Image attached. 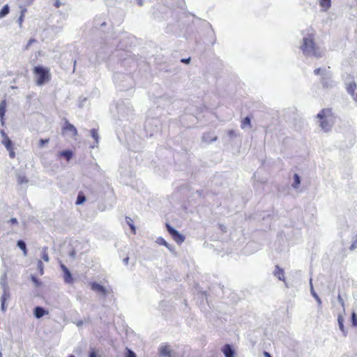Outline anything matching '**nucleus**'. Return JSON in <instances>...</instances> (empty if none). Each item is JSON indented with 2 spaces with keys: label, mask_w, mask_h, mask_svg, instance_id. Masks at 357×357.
Listing matches in <instances>:
<instances>
[{
  "label": "nucleus",
  "mask_w": 357,
  "mask_h": 357,
  "mask_svg": "<svg viewBox=\"0 0 357 357\" xmlns=\"http://www.w3.org/2000/svg\"><path fill=\"white\" fill-rule=\"evenodd\" d=\"M303 39L301 50L306 56L316 59L322 58L325 54V49L314 43V31L307 29L302 32Z\"/></svg>",
  "instance_id": "f257e3e1"
},
{
  "label": "nucleus",
  "mask_w": 357,
  "mask_h": 357,
  "mask_svg": "<svg viewBox=\"0 0 357 357\" xmlns=\"http://www.w3.org/2000/svg\"><path fill=\"white\" fill-rule=\"evenodd\" d=\"M319 119V126L321 129L327 132L330 131L333 125L332 112L329 109H324L317 115Z\"/></svg>",
  "instance_id": "f03ea898"
},
{
  "label": "nucleus",
  "mask_w": 357,
  "mask_h": 357,
  "mask_svg": "<svg viewBox=\"0 0 357 357\" xmlns=\"http://www.w3.org/2000/svg\"><path fill=\"white\" fill-rule=\"evenodd\" d=\"M33 74L37 76L36 84L38 86L43 85L50 79V70L41 66H36L33 69Z\"/></svg>",
  "instance_id": "7ed1b4c3"
},
{
  "label": "nucleus",
  "mask_w": 357,
  "mask_h": 357,
  "mask_svg": "<svg viewBox=\"0 0 357 357\" xmlns=\"http://www.w3.org/2000/svg\"><path fill=\"white\" fill-rule=\"evenodd\" d=\"M321 84L324 89H329L333 88L336 83L333 79L332 74L330 70H322Z\"/></svg>",
  "instance_id": "20e7f679"
},
{
  "label": "nucleus",
  "mask_w": 357,
  "mask_h": 357,
  "mask_svg": "<svg viewBox=\"0 0 357 357\" xmlns=\"http://www.w3.org/2000/svg\"><path fill=\"white\" fill-rule=\"evenodd\" d=\"M90 286H91V289L97 292L98 294H100L102 296H106L107 294H108L109 293V291L105 288L102 285L97 283V282H91L90 284Z\"/></svg>",
  "instance_id": "39448f33"
},
{
  "label": "nucleus",
  "mask_w": 357,
  "mask_h": 357,
  "mask_svg": "<svg viewBox=\"0 0 357 357\" xmlns=\"http://www.w3.org/2000/svg\"><path fill=\"white\" fill-rule=\"evenodd\" d=\"M60 266L63 272L64 282L67 284H73L74 282V279L69 269L63 264H61Z\"/></svg>",
  "instance_id": "423d86ee"
},
{
  "label": "nucleus",
  "mask_w": 357,
  "mask_h": 357,
  "mask_svg": "<svg viewBox=\"0 0 357 357\" xmlns=\"http://www.w3.org/2000/svg\"><path fill=\"white\" fill-rule=\"evenodd\" d=\"M345 84L347 92L353 97L355 101H357V94L355 93L356 89V82L352 79L350 82H346Z\"/></svg>",
  "instance_id": "0eeeda50"
},
{
  "label": "nucleus",
  "mask_w": 357,
  "mask_h": 357,
  "mask_svg": "<svg viewBox=\"0 0 357 357\" xmlns=\"http://www.w3.org/2000/svg\"><path fill=\"white\" fill-rule=\"evenodd\" d=\"M63 130L68 133L70 137H75L77 135V130L76 128L71 123H70L68 121H66Z\"/></svg>",
  "instance_id": "6e6552de"
},
{
  "label": "nucleus",
  "mask_w": 357,
  "mask_h": 357,
  "mask_svg": "<svg viewBox=\"0 0 357 357\" xmlns=\"http://www.w3.org/2000/svg\"><path fill=\"white\" fill-rule=\"evenodd\" d=\"M273 275L276 277L278 280L284 282L286 287H288V285L285 280L284 271L279 266H275V270L273 271Z\"/></svg>",
  "instance_id": "1a4fd4ad"
},
{
  "label": "nucleus",
  "mask_w": 357,
  "mask_h": 357,
  "mask_svg": "<svg viewBox=\"0 0 357 357\" xmlns=\"http://www.w3.org/2000/svg\"><path fill=\"white\" fill-rule=\"evenodd\" d=\"M319 4L321 8V11L326 12L331 6V0H319Z\"/></svg>",
  "instance_id": "9d476101"
},
{
  "label": "nucleus",
  "mask_w": 357,
  "mask_h": 357,
  "mask_svg": "<svg viewBox=\"0 0 357 357\" xmlns=\"http://www.w3.org/2000/svg\"><path fill=\"white\" fill-rule=\"evenodd\" d=\"M222 351L225 357H234V352L232 347L230 345H225Z\"/></svg>",
  "instance_id": "9b49d317"
},
{
  "label": "nucleus",
  "mask_w": 357,
  "mask_h": 357,
  "mask_svg": "<svg viewBox=\"0 0 357 357\" xmlns=\"http://www.w3.org/2000/svg\"><path fill=\"white\" fill-rule=\"evenodd\" d=\"M45 314V310L43 307L37 306L34 308V316L37 319L43 317Z\"/></svg>",
  "instance_id": "f8f14e48"
},
{
  "label": "nucleus",
  "mask_w": 357,
  "mask_h": 357,
  "mask_svg": "<svg viewBox=\"0 0 357 357\" xmlns=\"http://www.w3.org/2000/svg\"><path fill=\"white\" fill-rule=\"evenodd\" d=\"M310 293H311V295L317 301V302L318 303V305L321 306V300L317 294L315 292V291L314 290V288H313V286H312V279H310Z\"/></svg>",
  "instance_id": "ddd939ff"
},
{
  "label": "nucleus",
  "mask_w": 357,
  "mask_h": 357,
  "mask_svg": "<svg viewBox=\"0 0 357 357\" xmlns=\"http://www.w3.org/2000/svg\"><path fill=\"white\" fill-rule=\"evenodd\" d=\"M6 102L3 100L0 102V119L2 125L3 124V117L6 113Z\"/></svg>",
  "instance_id": "4468645a"
},
{
  "label": "nucleus",
  "mask_w": 357,
  "mask_h": 357,
  "mask_svg": "<svg viewBox=\"0 0 357 357\" xmlns=\"http://www.w3.org/2000/svg\"><path fill=\"white\" fill-rule=\"evenodd\" d=\"M156 243L159 245H164L167 248H168L170 251H172L173 250V247L172 245H169V243H167V241L162 238V237H158L157 239H156Z\"/></svg>",
  "instance_id": "2eb2a0df"
},
{
  "label": "nucleus",
  "mask_w": 357,
  "mask_h": 357,
  "mask_svg": "<svg viewBox=\"0 0 357 357\" xmlns=\"http://www.w3.org/2000/svg\"><path fill=\"white\" fill-rule=\"evenodd\" d=\"M172 237L178 244L182 243L185 241V236L181 234L178 231Z\"/></svg>",
  "instance_id": "dca6fc26"
},
{
  "label": "nucleus",
  "mask_w": 357,
  "mask_h": 357,
  "mask_svg": "<svg viewBox=\"0 0 357 357\" xmlns=\"http://www.w3.org/2000/svg\"><path fill=\"white\" fill-rule=\"evenodd\" d=\"M1 143L4 145L6 149H10L13 147V142L8 136L2 139Z\"/></svg>",
  "instance_id": "f3484780"
},
{
  "label": "nucleus",
  "mask_w": 357,
  "mask_h": 357,
  "mask_svg": "<svg viewBox=\"0 0 357 357\" xmlns=\"http://www.w3.org/2000/svg\"><path fill=\"white\" fill-rule=\"evenodd\" d=\"M17 245L20 249H21L23 251L24 255L26 256L27 250L25 242L22 240H19L17 243Z\"/></svg>",
  "instance_id": "a211bd4d"
},
{
  "label": "nucleus",
  "mask_w": 357,
  "mask_h": 357,
  "mask_svg": "<svg viewBox=\"0 0 357 357\" xmlns=\"http://www.w3.org/2000/svg\"><path fill=\"white\" fill-rule=\"evenodd\" d=\"M60 155L66 158L69 161L73 157V152L70 150H65L60 152Z\"/></svg>",
  "instance_id": "6ab92c4d"
},
{
  "label": "nucleus",
  "mask_w": 357,
  "mask_h": 357,
  "mask_svg": "<svg viewBox=\"0 0 357 357\" xmlns=\"http://www.w3.org/2000/svg\"><path fill=\"white\" fill-rule=\"evenodd\" d=\"M170 351V347L167 345L162 346L160 349V353L162 356H169Z\"/></svg>",
  "instance_id": "aec40b11"
},
{
  "label": "nucleus",
  "mask_w": 357,
  "mask_h": 357,
  "mask_svg": "<svg viewBox=\"0 0 357 357\" xmlns=\"http://www.w3.org/2000/svg\"><path fill=\"white\" fill-rule=\"evenodd\" d=\"M337 322H338V326H339L340 331L343 333L344 335H345L346 333H345V329H344V324H343L344 318L342 316H341V315L338 316Z\"/></svg>",
  "instance_id": "412c9836"
},
{
  "label": "nucleus",
  "mask_w": 357,
  "mask_h": 357,
  "mask_svg": "<svg viewBox=\"0 0 357 357\" xmlns=\"http://www.w3.org/2000/svg\"><path fill=\"white\" fill-rule=\"evenodd\" d=\"M300 184H301L300 176L297 174H295L294 175V181H293V183L291 185L294 188L297 189Z\"/></svg>",
  "instance_id": "4be33fe9"
},
{
  "label": "nucleus",
  "mask_w": 357,
  "mask_h": 357,
  "mask_svg": "<svg viewBox=\"0 0 357 357\" xmlns=\"http://www.w3.org/2000/svg\"><path fill=\"white\" fill-rule=\"evenodd\" d=\"M41 257H42V259L45 261H46V262L49 261L50 259H49V256H48V253H47V248H46V247L43 248L42 251H41Z\"/></svg>",
  "instance_id": "5701e85b"
},
{
  "label": "nucleus",
  "mask_w": 357,
  "mask_h": 357,
  "mask_svg": "<svg viewBox=\"0 0 357 357\" xmlns=\"http://www.w3.org/2000/svg\"><path fill=\"white\" fill-rule=\"evenodd\" d=\"M251 121L250 117L246 116L241 121V128L245 129L247 126H250Z\"/></svg>",
  "instance_id": "b1692460"
},
{
  "label": "nucleus",
  "mask_w": 357,
  "mask_h": 357,
  "mask_svg": "<svg viewBox=\"0 0 357 357\" xmlns=\"http://www.w3.org/2000/svg\"><path fill=\"white\" fill-rule=\"evenodd\" d=\"M9 13V7L8 5H5L0 11V18L4 17Z\"/></svg>",
  "instance_id": "393cba45"
},
{
  "label": "nucleus",
  "mask_w": 357,
  "mask_h": 357,
  "mask_svg": "<svg viewBox=\"0 0 357 357\" xmlns=\"http://www.w3.org/2000/svg\"><path fill=\"white\" fill-rule=\"evenodd\" d=\"M91 135L94 139V140L96 141V144H98V142H99V135H98V133L97 130L96 129H94V128L92 129L91 130Z\"/></svg>",
  "instance_id": "a878e982"
},
{
  "label": "nucleus",
  "mask_w": 357,
  "mask_h": 357,
  "mask_svg": "<svg viewBox=\"0 0 357 357\" xmlns=\"http://www.w3.org/2000/svg\"><path fill=\"white\" fill-rule=\"evenodd\" d=\"M86 201L85 196L82 194H79L77 198L76 204L80 205L82 204Z\"/></svg>",
  "instance_id": "bb28decb"
},
{
  "label": "nucleus",
  "mask_w": 357,
  "mask_h": 357,
  "mask_svg": "<svg viewBox=\"0 0 357 357\" xmlns=\"http://www.w3.org/2000/svg\"><path fill=\"white\" fill-rule=\"evenodd\" d=\"M17 182L20 184L27 183H28V180H27V178H26L25 176H24V175H18L17 176Z\"/></svg>",
  "instance_id": "cd10ccee"
},
{
  "label": "nucleus",
  "mask_w": 357,
  "mask_h": 357,
  "mask_svg": "<svg viewBox=\"0 0 357 357\" xmlns=\"http://www.w3.org/2000/svg\"><path fill=\"white\" fill-rule=\"evenodd\" d=\"M166 227H167V229L168 231V232L169 233V234L172 236H174V234H176V232L178 231L177 230H176L174 228H173L172 227H171L169 224H167L166 225Z\"/></svg>",
  "instance_id": "c85d7f7f"
},
{
  "label": "nucleus",
  "mask_w": 357,
  "mask_h": 357,
  "mask_svg": "<svg viewBox=\"0 0 357 357\" xmlns=\"http://www.w3.org/2000/svg\"><path fill=\"white\" fill-rule=\"evenodd\" d=\"M166 227H167V229L168 231V232L169 233V234L172 236H174V234H176V232L178 231L177 230H176L174 228H173L172 227H171L169 224H167L166 225Z\"/></svg>",
  "instance_id": "c756f323"
},
{
  "label": "nucleus",
  "mask_w": 357,
  "mask_h": 357,
  "mask_svg": "<svg viewBox=\"0 0 357 357\" xmlns=\"http://www.w3.org/2000/svg\"><path fill=\"white\" fill-rule=\"evenodd\" d=\"M31 279L36 287H40L41 285V282L36 276L32 275Z\"/></svg>",
  "instance_id": "7c9ffc66"
},
{
  "label": "nucleus",
  "mask_w": 357,
  "mask_h": 357,
  "mask_svg": "<svg viewBox=\"0 0 357 357\" xmlns=\"http://www.w3.org/2000/svg\"><path fill=\"white\" fill-rule=\"evenodd\" d=\"M38 271L40 272V274L41 275H43V273H44V268H43V262L40 260H39L38 261Z\"/></svg>",
  "instance_id": "2f4dec72"
},
{
  "label": "nucleus",
  "mask_w": 357,
  "mask_h": 357,
  "mask_svg": "<svg viewBox=\"0 0 357 357\" xmlns=\"http://www.w3.org/2000/svg\"><path fill=\"white\" fill-rule=\"evenodd\" d=\"M8 297H9V294L6 291V289H4L3 294L1 298V302H3V301L6 302Z\"/></svg>",
  "instance_id": "473e14b6"
},
{
  "label": "nucleus",
  "mask_w": 357,
  "mask_h": 357,
  "mask_svg": "<svg viewBox=\"0 0 357 357\" xmlns=\"http://www.w3.org/2000/svg\"><path fill=\"white\" fill-rule=\"evenodd\" d=\"M132 220L131 218H126V222L128 224V225L130 226L131 229L135 231V227L134 225L132 223Z\"/></svg>",
  "instance_id": "72a5a7b5"
},
{
  "label": "nucleus",
  "mask_w": 357,
  "mask_h": 357,
  "mask_svg": "<svg viewBox=\"0 0 357 357\" xmlns=\"http://www.w3.org/2000/svg\"><path fill=\"white\" fill-rule=\"evenodd\" d=\"M351 320H352L353 325L354 326H357V315L355 312H353L351 314Z\"/></svg>",
  "instance_id": "f704fd0d"
},
{
  "label": "nucleus",
  "mask_w": 357,
  "mask_h": 357,
  "mask_svg": "<svg viewBox=\"0 0 357 357\" xmlns=\"http://www.w3.org/2000/svg\"><path fill=\"white\" fill-rule=\"evenodd\" d=\"M49 142V139H41L39 141V146L41 148Z\"/></svg>",
  "instance_id": "c9c22d12"
},
{
  "label": "nucleus",
  "mask_w": 357,
  "mask_h": 357,
  "mask_svg": "<svg viewBox=\"0 0 357 357\" xmlns=\"http://www.w3.org/2000/svg\"><path fill=\"white\" fill-rule=\"evenodd\" d=\"M322 70H328V69H326V68H316L314 70V73L317 75H320L321 76V73H322Z\"/></svg>",
  "instance_id": "e433bc0d"
},
{
  "label": "nucleus",
  "mask_w": 357,
  "mask_h": 357,
  "mask_svg": "<svg viewBox=\"0 0 357 357\" xmlns=\"http://www.w3.org/2000/svg\"><path fill=\"white\" fill-rule=\"evenodd\" d=\"M126 357H136V354L132 351L128 349Z\"/></svg>",
  "instance_id": "4c0bfd02"
},
{
  "label": "nucleus",
  "mask_w": 357,
  "mask_h": 357,
  "mask_svg": "<svg viewBox=\"0 0 357 357\" xmlns=\"http://www.w3.org/2000/svg\"><path fill=\"white\" fill-rule=\"evenodd\" d=\"M8 223H10L12 225H17L18 224V221L15 218H12L9 221Z\"/></svg>",
  "instance_id": "58836bf2"
},
{
  "label": "nucleus",
  "mask_w": 357,
  "mask_h": 357,
  "mask_svg": "<svg viewBox=\"0 0 357 357\" xmlns=\"http://www.w3.org/2000/svg\"><path fill=\"white\" fill-rule=\"evenodd\" d=\"M7 151H9V156H10L11 158H15V152H14V151H13V147H11V149H7Z\"/></svg>",
  "instance_id": "ea45409f"
},
{
  "label": "nucleus",
  "mask_w": 357,
  "mask_h": 357,
  "mask_svg": "<svg viewBox=\"0 0 357 357\" xmlns=\"http://www.w3.org/2000/svg\"><path fill=\"white\" fill-rule=\"evenodd\" d=\"M36 42V40L35 39H30L29 40V42L27 43L26 47H25V49L26 50H28L29 47L32 45V43H35Z\"/></svg>",
  "instance_id": "a19ab883"
},
{
  "label": "nucleus",
  "mask_w": 357,
  "mask_h": 357,
  "mask_svg": "<svg viewBox=\"0 0 357 357\" xmlns=\"http://www.w3.org/2000/svg\"><path fill=\"white\" fill-rule=\"evenodd\" d=\"M228 135L229 136V137L231 138H233L234 137H236V133H235V131L234 130H230L228 131Z\"/></svg>",
  "instance_id": "79ce46f5"
},
{
  "label": "nucleus",
  "mask_w": 357,
  "mask_h": 357,
  "mask_svg": "<svg viewBox=\"0 0 357 357\" xmlns=\"http://www.w3.org/2000/svg\"><path fill=\"white\" fill-rule=\"evenodd\" d=\"M337 301L340 303V305L344 307V302L340 294L337 296Z\"/></svg>",
  "instance_id": "37998d69"
},
{
  "label": "nucleus",
  "mask_w": 357,
  "mask_h": 357,
  "mask_svg": "<svg viewBox=\"0 0 357 357\" xmlns=\"http://www.w3.org/2000/svg\"><path fill=\"white\" fill-rule=\"evenodd\" d=\"M190 61V58L181 59V62L185 63H189Z\"/></svg>",
  "instance_id": "c03bdc74"
},
{
  "label": "nucleus",
  "mask_w": 357,
  "mask_h": 357,
  "mask_svg": "<svg viewBox=\"0 0 357 357\" xmlns=\"http://www.w3.org/2000/svg\"><path fill=\"white\" fill-rule=\"evenodd\" d=\"M89 357H97V355L96 354L95 351H91L89 354Z\"/></svg>",
  "instance_id": "a18cd8bd"
},
{
  "label": "nucleus",
  "mask_w": 357,
  "mask_h": 357,
  "mask_svg": "<svg viewBox=\"0 0 357 357\" xmlns=\"http://www.w3.org/2000/svg\"><path fill=\"white\" fill-rule=\"evenodd\" d=\"M1 307L3 311H4L6 310V302H3V301L1 302Z\"/></svg>",
  "instance_id": "49530a36"
},
{
  "label": "nucleus",
  "mask_w": 357,
  "mask_h": 357,
  "mask_svg": "<svg viewBox=\"0 0 357 357\" xmlns=\"http://www.w3.org/2000/svg\"><path fill=\"white\" fill-rule=\"evenodd\" d=\"M23 17H24V16H22V15H20V17H19L18 21H19V24H20V26H21L22 22L23 21Z\"/></svg>",
  "instance_id": "de8ad7c7"
},
{
  "label": "nucleus",
  "mask_w": 357,
  "mask_h": 357,
  "mask_svg": "<svg viewBox=\"0 0 357 357\" xmlns=\"http://www.w3.org/2000/svg\"><path fill=\"white\" fill-rule=\"evenodd\" d=\"M137 4L139 6H143V1L142 0H137Z\"/></svg>",
  "instance_id": "09e8293b"
},
{
  "label": "nucleus",
  "mask_w": 357,
  "mask_h": 357,
  "mask_svg": "<svg viewBox=\"0 0 357 357\" xmlns=\"http://www.w3.org/2000/svg\"><path fill=\"white\" fill-rule=\"evenodd\" d=\"M1 135L3 137V139L5 138V136H7V135L5 133L3 130H1Z\"/></svg>",
  "instance_id": "8fccbe9b"
},
{
  "label": "nucleus",
  "mask_w": 357,
  "mask_h": 357,
  "mask_svg": "<svg viewBox=\"0 0 357 357\" xmlns=\"http://www.w3.org/2000/svg\"><path fill=\"white\" fill-rule=\"evenodd\" d=\"M264 355L265 357H272L271 356V354L268 352H267V351H264Z\"/></svg>",
  "instance_id": "3c124183"
},
{
  "label": "nucleus",
  "mask_w": 357,
  "mask_h": 357,
  "mask_svg": "<svg viewBox=\"0 0 357 357\" xmlns=\"http://www.w3.org/2000/svg\"><path fill=\"white\" fill-rule=\"evenodd\" d=\"M26 8H23V9H22V10H21V15H20L24 16V13H26Z\"/></svg>",
  "instance_id": "603ef678"
},
{
  "label": "nucleus",
  "mask_w": 357,
  "mask_h": 357,
  "mask_svg": "<svg viewBox=\"0 0 357 357\" xmlns=\"http://www.w3.org/2000/svg\"><path fill=\"white\" fill-rule=\"evenodd\" d=\"M128 261H129V258L128 257H126L123 259V262L125 263V264H128Z\"/></svg>",
  "instance_id": "864d4df0"
},
{
  "label": "nucleus",
  "mask_w": 357,
  "mask_h": 357,
  "mask_svg": "<svg viewBox=\"0 0 357 357\" xmlns=\"http://www.w3.org/2000/svg\"><path fill=\"white\" fill-rule=\"evenodd\" d=\"M82 321H78V322L77 323V326H82Z\"/></svg>",
  "instance_id": "5fc2aeb1"
},
{
  "label": "nucleus",
  "mask_w": 357,
  "mask_h": 357,
  "mask_svg": "<svg viewBox=\"0 0 357 357\" xmlns=\"http://www.w3.org/2000/svg\"><path fill=\"white\" fill-rule=\"evenodd\" d=\"M217 139L216 137H214L212 139L210 140V142H215Z\"/></svg>",
  "instance_id": "6e6d98bb"
},
{
  "label": "nucleus",
  "mask_w": 357,
  "mask_h": 357,
  "mask_svg": "<svg viewBox=\"0 0 357 357\" xmlns=\"http://www.w3.org/2000/svg\"><path fill=\"white\" fill-rule=\"evenodd\" d=\"M203 139H204V141H206V142H207V141H208V139H206V137L205 135H204V136H203Z\"/></svg>",
  "instance_id": "4d7b16f0"
},
{
  "label": "nucleus",
  "mask_w": 357,
  "mask_h": 357,
  "mask_svg": "<svg viewBox=\"0 0 357 357\" xmlns=\"http://www.w3.org/2000/svg\"><path fill=\"white\" fill-rule=\"evenodd\" d=\"M68 357H75L74 355H70Z\"/></svg>",
  "instance_id": "13d9d810"
},
{
  "label": "nucleus",
  "mask_w": 357,
  "mask_h": 357,
  "mask_svg": "<svg viewBox=\"0 0 357 357\" xmlns=\"http://www.w3.org/2000/svg\"><path fill=\"white\" fill-rule=\"evenodd\" d=\"M56 6L59 7V3H56Z\"/></svg>",
  "instance_id": "bf43d9fd"
},
{
  "label": "nucleus",
  "mask_w": 357,
  "mask_h": 357,
  "mask_svg": "<svg viewBox=\"0 0 357 357\" xmlns=\"http://www.w3.org/2000/svg\"><path fill=\"white\" fill-rule=\"evenodd\" d=\"M0 357H3V355L1 352H0Z\"/></svg>",
  "instance_id": "052dcab7"
}]
</instances>
